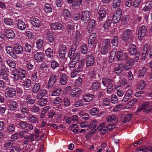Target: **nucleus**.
Instances as JSON below:
<instances>
[{
    "label": "nucleus",
    "instance_id": "nucleus-23",
    "mask_svg": "<svg viewBox=\"0 0 152 152\" xmlns=\"http://www.w3.org/2000/svg\"><path fill=\"white\" fill-rule=\"evenodd\" d=\"M18 28L20 30H24L26 28V25L25 23L21 20H19L17 23Z\"/></svg>",
    "mask_w": 152,
    "mask_h": 152
},
{
    "label": "nucleus",
    "instance_id": "nucleus-30",
    "mask_svg": "<svg viewBox=\"0 0 152 152\" xmlns=\"http://www.w3.org/2000/svg\"><path fill=\"white\" fill-rule=\"evenodd\" d=\"M152 8V1L147 2L145 6L143 8V10L145 11H150Z\"/></svg>",
    "mask_w": 152,
    "mask_h": 152
},
{
    "label": "nucleus",
    "instance_id": "nucleus-57",
    "mask_svg": "<svg viewBox=\"0 0 152 152\" xmlns=\"http://www.w3.org/2000/svg\"><path fill=\"white\" fill-rule=\"evenodd\" d=\"M61 101V99L60 97H57L53 100L52 103L54 104H57L60 103Z\"/></svg>",
    "mask_w": 152,
    "mask_h": 152
},
{
    "label": "nucleus",
    "instance_id": "nucleus-38",
    "mask_svg": "<svg viewBox=\"0 0 152 152\" xmlns=\"http://www.w3.org/2000/svg\"><path fill=\"white\" fill-rule=\"evenodd\" d=\"M110 48V47L102 45V49L101 50L102 53L103 54H106Z\"/></svg>",
    "mask_w": 152,
    "mask_h": 152
},
{
    "label": "nucleus",
    "instance_id": "nucleus-33",
    "mask_svg": "<svg viewBox=\"0 0 152 152\" xmlns=\"http://www.w3.org/2000/svg\"><path fill=\"white\" fill-rule=\"evenodd\" d=\"M78 61L77 60L75 59H73L70 61L68 64V66L69 69H72L74 68Z\"/></svg>",
    "mask_w": 152,
    "mask_h": 152
},
{
    "label": "nucleus",
    "instance_id": "nucleus-29",
    "mask_svg": "<svg viewBox=\"0 0 152 152\" xmlns=\"http://www.w3.org/2000/svg\"><path fill=\"white\" fill-rule=\"evenodd\" d=\"M67 80V77L66 75L64 73L62 74L61 79H60V82L61 85H65L66 82Z\"/></svg>",
    "mask_w": 152,
    "mask_h": 152
},
{
    "label": "nucleus",
    "instance_id": "nucleus-45",
    "mask_svg": "<svg viewBox=\"0 0 152 152\" xmlns=\"http://www.w3.org/2000/svg\"><path fill=\"white\" fill-rule=\"evenodd\" d=\"M13 142L12 140H9L7 141L4 144L5 147L10 148L13 145Z\"/></svg>",
    "mask_w": 152,
    "mask_h": 152
},
{
    "label": "nucleus",
    "instance_id": "nucleus-41",
    "mask_svg": "<svg viewBox=\"0 0 152 152\" xmlns=\"http://www.w3.org/2000/svg\"><path fill=\"white\" fill-rule=\"evenodd\" d=\"M40 88V85L39 83L35 84L33 88V91L35 93L38 92Z\"/></svg>",
    "mask_w": 152,
    "mask_h": 152
},
{
    "label": "nucleus",
    "instance_id": "nucleus-22",
    "mask_svg": "<svg viewBox=\"0 0 152 152\" xmlns=\"http://www.w3.org/2000/svg\"><path fill=\"white\" fill-rule=\"evenodd\" d=\"M26 75V71L23 69H20V70H18V76L19 77L20 80H23L25 77Z\"/></svg>",
    "mask_w": 152,
    "mask_h": 152
},
{
    "label": "nucleus",
    "instance_id": "nucleus-43",
    "mask_svg": "<svg viewBox=\"0 0 152 152\" xmlns=\"http://www.w3.org/2000/svg\"><path fill=\"white\" fill-rule=\"evenodd\" d=\"M63 14L66 18H68L71 16V13L67 9H65L63 10Z\"/></svg>",
    "mask_w": 152,
    "mask_h": 152
},
{
    "label": "nucleus",
    "instance_id": "nucleus-48",
    "mask_svg": "<svg viewBox=\"0 0 152 152\" xmlns=\"http://www.w3.org/2000/svg\"><path fill=\"white\" fill-rule=\"evenodd\" d=\"M46 91L45 90L42 89L40 91L39 93V95L37 96V99L43 97L44 95L46 93Z\"/></svg>",
    "mask_w": 152,
    "mask_h": 152
},
{
    "label": "nucleus",
    "instance_id": "nucleus-20",
    "mask_svg": "<svg viewBox=\"0 0 152 152\" xmlns=\"http://www.w3.org/2000/svg\"><path fill=\"white\" fill-rule=\"evenodd\" d=\"M31 23L32 25L35 28H39L41 25L40 21L37 19L34 18L31 20Z\"/></svg>",
    "mask_w": 152,
    "mask_h": 152
},
{
    "label": "nucleus",
    "instance_id": "nucleus-27",
    "mask_svg": "<svg viewBox=\"0 0 152 152\" xmlns=\"http://www.w3.org/2000/svg\"><path fill=\"white\" fill-rule=\"evenodd\" d=\"M146 68L145 67H143L142 69L139 70L138 72V78H142L144 77L146 73Z\"/></svg>",
    "mask_w": 152,
    "mask_h": 152
},
{
    "label": "nucleus",
    "instance_id": "nucleus-7",
    "mask_svg": "<svg viewBox=\"0 0 152 152\" xmlns=\"http://www.w3.org/2000/svg\"><path fill=\"white\" fill-rule=\"evenodd\" d=\"M57 80V75L55 74L51 75L48 81V88L50 89L51 88Z\"/></svg>",
    "mask_w": 152,
    "mask_h": 152
},
{
    "label": "nucleus",
    "instance_id": "nucleus-14",
    "mask_svg": "<svg viewBox=\"0 0 152 152\" xmlns=\"http://www.w3.org/2000/svg\"><path fill=\"white\" fill-rule=\"evenodd\" d=\"M4 33L6 37L9 39H13L15 37L14 31L10 29H6Z\"/></svg>",
    "mask_w": 152,
    "mask_h": 152
},
{
    "label": "nucleus",
    "instance_id": "nucleus-54",
    "mask_svg": "<svg viewBox=\"0 0 152 152\" xmlns=\"http://www.w3.org/2000/svg\"><path fill=\"white\" fill-rule=\"evenodd\" d=\"M146 85L145 81L143 80H141L139 83L138 88L140 89H142L144 88Z\"/></svg>",
    "mask_w": 152,
    "mask_h": 152
},
{
    "label": "nucleus",
    "instance_id": "nucleus-2",
    "mask_svg": "<svg viewBox=\"0 0 152 152\" xmlns=\"http://www.w3.org/2000/svg\"><path fill=\"white\" fill-rule=\"evenodd\" d=\"M136 46L134 44L130 45L129 49V54L130 56H134L135 60L138 61L140 55V51L136 48Z\"/></svg>",
    "mask_w": 152,
    "mask_h": 152
},
{
    "label": "nucleus",
    "instance_id": "nucleus-3",
    "mask_svg": "<svg viewBox=\"0 0 152 152\" xmlns=\"http://www.w3.org/2000/svg\"><path fill=\"white\" fill-rule=\"evenodd\" d=\"M147 28L145 26H142L140 27L137 33L138 39L140 40L143 39L146 34Z\"/></svg>",
    "mask_w": 152,
    "mask_h": 152
},
{
    "label": "nucleus",
    "instance_id": "nucleus-63",
    "mask_svg": "<svg viewBox=\"0 0 152 152\" xmlns=\"http://www.w3.org/2000/svg\"><path fill=\"white\" fill-rule=\"evenodd\" d=\"M111 101L113 103H116L118 102V99L116 95H113L111 96Z\"/></svg>",
    "mask_w": 152,
    "mask_h": 152
},
{
    "label": "nucleus",
    "instance_id": "nucleus-53",
    "mask_svg": "<svg viewBox=\"0 0 152 152\" xmlns=\"http://www.w3.org/2000/svg\"><path fill=\"white\" fill-rule=\"evenodd\" d=\"M51 66L52 69H55L59 66V64L55 61L53 60L51 62Z\"/></svg>",
    "mask_w": 152,
    "mask_h": 152
},
{
    "label": "nucleus",
    "instance_id": "nucleus-46",
    "mask_svg": "<svg viewBox=\"0 0 152 152\" xmlns=\"http://www.w3.org/2000/svg\"><path fill=\"white\" fill-rule=\"evenodd\" d=\"M118 38L117 36L114 37L113 39L111 40V43L113 46H116L118 44Z\"/></svg>",
    "mask_w": 152,
    "mask_h": 152
},
{
    "label": "nucleus",
    "instance_id": "nucleus-31",
    "mask_svg": "<svg viewBox=\"0 0 152 152\" xmlns=\"http://www.w3.org/2000/svg\"><path fill=\"white\" fill-rule=\"evenodd\" d=\"M12 75L13 76V78L15 81L20 80L18 76V70L16 69L12 71Z\"/></svg>",
    "mask_w": 152,
    "mask_h": 152
},
{
    "label": "nucleus",
    "instance_id": "nucleus-37",
    "mask_svg": "<svg viewBox=\"0 0 152 152\" xmlns=\"http://www.w3.org/2000/svg\"><path fill=\"white\" fill-rule=\"evenodd\" d=\"M46 55L47 56L50 57H52L53 56V50L50 48L47 49L45 51Z\"/></svg>",
    "mask_w": 152,
    "mask_h": 152
},
{
    "label": "nucleus",
    "instance_id": "nucleus-5",
    "mask_svg": "<svg viewBox=\"0 0 152 152\" xmlns=\"http://www.w3.org/2000/svg\"><path fill=\"white\" fill-rule=\"evenodd\" d=\"M90 12L88 11H85L82 12L80 16L81 20L84 23H86L90 20Z\"/></svg>",
    "mask_w": 152,
    "mask_h": 152
},
{
    "label": "nucleus",
    "instance_id": "nucleus-39",
    "mask_svg": "<svg viewBox=\"0 0 152 152\" xmlns=\"http://www.w3.org/2000/svg\"><path fill=\"white\" fill-rule=\"evenodd\" d=\"M79 65L77 69V71L78 72L81 71L83 69V62L82 60H80L79 61Z\"/></svg>",
    "mask_w": 152,
    "mask_h": 152
},
{
    "label": "nucleus",
    "instance_id": "nucleus-51",
    "mask_svg": "<svg viewBox=\"0 0 152 152\" xmlns=\"http://www.w3.org/2000/svg\"><path fill=\"white\" fill-rule=\"evenodd\" d=\"M61 88H58L56 91L52 92L51 95L52 96H58L59 94L61 93Z\"/></svg>",
    "mask_w": 152,
    "mask_h": 152
},
{
    "label": "nucleus",
    "instance_id": "nucleus-19",
    "mask_svg": "<svg viewBox=\"0 0 152 152\" xmlns=\"http://www.w3.org/2000/svg\"><path fill=\"white\" fill-rule=\"evenodd\" d=\"M3 21L4 23L8 26H13L15 25L14 20L10 18H6L3 19Z\"/></svg>",
    "mask_w": 152,
    "mask_h": 152
},
{
    "label": "nucleus",
    "instance_id": "nucleus-17",
    "mask_svg": "<svg viewBox=\"0 0 152 152\" xmlns=\"http://www.w3.org/2000/svg\"><path fill=\"white\" fill-rule=\"evenodd\" d=\"M8 105L10 110H16L17 108L18 104L15 101H13L10 102Z\"/></svg>",
    "mask_w": 152,
    "mask_h": 152
},
{
    "label": "nucleus",
    "instance_id": "nucleus-24",
    "mask_svg": "<svg viewBox=\"0 0 152 152\" xmlns=\"http://www.w3.org/2000/svg\"><path fill=\"white\" fill-rule=\"evenodd\" d=\"M32 61H26L25 64V66L29 71L33 69L34 65L33 64Z\"/></svg>",
    "mask_w": 152,
    "mask_h": 152
},
{
    "label": "nucleus",
    "instance_id": "nucleus-8",
    "mask_svg": "<svg viewBox=\"0 0 152 152\" xmlns=\"http://www.w3.org/2000/svg\"><path fill=\"white\" fill-rule=\"evenodd\" d=\"M95 58L92 54L87 55L86 56V66L89 67L94 64Z\"/></svg>",
    "mask_w": 152,
    "mask_h": 152
},
{
    "label": "nucleus",
    "instance_id": "nucleus-56",
    "mask_svg": "<svg viewBox=\"0 0 152 152\" xmlns=\"http://www.w3.org/2000/svg\"><path fill=\"white\" fill-rule=\"evenodd\" d=\"M98 112V110L96 108H95L91 110L90 111V113L92 115H96Z\"/></svg>",
    "mask_w": 152,
    "mask_h": 152
},
{
    "label": "nucleus",
    "instance_id": "nucleus-55",
    "mask_svg": "<svg viewBox=\"0 0 152 152\" xmlns=\"http://www.w3.org/2000/svg\"><path fill=\"white\" fill-rule=\"evenodd\" d=\"M121 16H116V15H113V20L114 23H118L121 18Z\"/></svg>",
    "mask_w": 152,
    "mask_h": 152
},
{
    "label": "nucleus",
    "instance_id": "nucleus-62",
    "mask_svg": "<svg viewBox=\"0 0 152 152\" xmlns=\"http://www.w3.org/2000/svg\"><path fill=\"white\" fill-rule=\"evenodd\" d=\"M111 23V20H107L106 22L104 24V27L105 29L109 28Z\"/></svg>",
    "mask_w": 152,
    "mask_h": 152
},
{
    "label": "nucleus",
    "instance_id": "nucleus-4",
    "mask_svg": "<svg viewBox=\"0 0 152 152\" xmlns=\"http://www.w3.org/2000/svg\"><path fill=\"white\" fill-rule=\"evenodd\" d=\"M116 59L118 61H126L128 59V54L123 51H118L116 53Z\"/></svg>",
    "mask_w": 152,
    "mask_h": 152
},
{
    "label": "nucleus",
    "instance_id": "nucleus-16",
    "mask_svg": "<svg viewBox=\"0 0 152 152\" xmlns=\"http://www.w3.org/2000/svg\"><path fill=\"white\" fill-rule=\"evenodd\" d=\"M43 55L42 52H37L34 55V58L37 62H41L43 60Z\"/></svg>",
    "mask_w": 152,
    "mask_h": 152
},
{
    "label": "nucleus",
    "instance_id": "nucleus-61",
    "mask_svg": "<svg viewBox=\"0 0 152 152\" xmlns=\"http://www.w3.org/2000/svg\"><path fill=\"white\" fill-rule=\"evenodd\" d=\"M110 40L109 39H106L104 40L102 45L110 47Z\"/></svg>",
    "mask_w": 152,
    "mask_h": 152
},
{
    "label": "nucleus",
    "instance_id": "nucleus-25",
    "mask_svg": "<svg viewBox=\"0 0 152 152\" xmlns=\"http://www.w3.org/2000/svg\"><path fill=\"white\" fill-rule=\"evenodd\" d=\"M21 83L23 86L25 88H28L31 86V81L28 79H26L25 80H23Z\"/></svg>",
    "mask_w": 152,
    "mask_h": 152
},
{
    "label": "nucleus",
    "instance_id": "nucleus-6",
    "mask_svg": "<svg viewBox=\"0 0 152 152\" xmlns=\"http://www.w3.org/2000/svg\"><path fill=\"white\" fill-rule=\"evenodd\" d=\"M99 16L98 19L99 21H102L105 17L107 15V12L106 9L104 7L100 8L98 11Z\"/></svg>",
    "mask_w": 152,
    "mask_h": 152
},
{
    "label": "nucleus",
    "instance_id": "nucleus-44",
    "mask_svg": "<svg viewBox=\"0 0 152 152\" xmlns=\"http://www.w3.org/2000/svg\"><path fill=\"white\" fill-rule=\"evenodd\" d=\"M121 1V0H114L113 2V8L119 7L120 5Z\"/></svg>",
    "mask_w": 152,
    "mask_h": 152
},
{
    "label": "nucleus",
    "instance_id": "nucleus-15",
    "mask_svg": "<svg viewBox=\"0 0 152 152\" xmlns=\"http://www.w3.org/2000/svg\"><path fill=\"white\" fill-rule=\"evenodd\" d=\"M46 39L50 43L53 42L54 40L53 34L50 31H48L46 34Z\"/></svg>",
    "mask_w": 152,
    "mask_h": 152
},
{
    "label": "nucleus",
    "instance_id": "nucleus-42",
    "mask_svg": "<svg viewBox=\"0 0 152 152\" xmlns=\"http://www.w3.org/2000/svg\"><path fill=\"white\" fill-rule=\"evenodd\" d=\"M6 62L9 66L12 68H14L16 66V64L15 62L9 59L7 60Z\"/></svg>",
    "mask_w": 152,
    "mask_h": 152
},
{
    "label": "nucleus",
    "instance_id": "nucleus-34",
    "mask_svg": "<svg viewBox=\"0 0 152 152\" xmlns=\"http://www.w3.org/2000/svg\"><path fill=\"white\" fill-rule=\"evenodd\" d=\"M107 120V122H110L114 121L115 123H117L118 121V118L116 116L114 115H112L108 116Z\"/></svg>",
    "mask_w": 152,
    "mask_h": 152
},
{
    "label": "nucleus",
    "instance_id": "nucleus-47",
    "mask_svg": "<svg viewBox=\"0 0 152 152\" xmlns=\"http://www.w3.org/2000/svg\"><path fill=\"white\" fill-rule=\"evenodd\" d=\"M26 100L27 104H32L35 102V99H32L28 96L26 97Z\"/></svg>",
    "mask_w": 152,
    "mask_h": 152
},
{
    "label": "nucleus",
    "instance_id": "nucleus-26",
    "mask_svg": "<svg viewBox=\"0 0 152 152\" xmlns=\"http://www.w3.org/2000/svg\"><path fill=\"white\" fill-rule=\"evenodd\" d=\"M30 108L31 112L34 113H37L39 110V107L37 104H35L31 106Z\"/></svg>",
    "mask_w": 152,
    "mask_h": 152
},
{
    "label": "nucleus",
    "instance_id": "nucleus-60",
    "mask_svg": "<svg viewBox=\"0 0 152 152\" xmlns=\"http://www.w3.org/2000/svg\"><path fill=\"white\" fill-rule=\"evenodd\" d=\"M20 48H13V50L16 54H19L23 52V49L22 46H20Z\"/></svg>",
    "mask_w": 152,
    "mask_h": 152
},
{
    "label": "nucleus",
    "instance_id": "nucleus-28",
    "mask_svg": "<svg viewBox=\"0 0 152 152\" xmlns=\"http://www.w3.org/2000/svg\"><path fill=\"white\" fill-rule=\"evenodd\" d=\"M113 80L111 79L108 78H102V83L104 86H106V85L109 84H112L113 82Z\"/></svg>",
    "mask_w": 152,
    "mask_h": 152
},
{
    "label": "nucleus",
    "instance_id": "nucleus-32",
    "mask_svg": "<svg viewBox=\"0 0 152 152\" xmlns=\"http://www.w3.org/2000/svg\"><path fill=\"white\" fill-rule=\"evenodd\" d=\"M94 95L92 94H87L84 96L83 100L86 102H89L94 98Z\"/></svg>",
    "mask_w": 152,
    "mask_h": 152
},
{
    "label": "nucleus",
    "instance_id": "nucleus-35",
    "mask_svg": "<svg viewBox=\"0 0 152 152\" xmlns=\"http://www.w3.org/2000/svg\"><path fill=\"white\" fill-rule=\"evenodd\" d=\"M44 9L46 12L47 13H50L52 11V8L51 7L50 5L48 3H46L45 5Z\"/></svg>",
    "mask_w": 152,
    "mask_h": 152
},
{
    "label": "nucleus",
    "instance_id": "nucleus-1",
    "mask_svg": "<svg viewBox=\"0 0 152 152\" xmlns=\"http://www.w3.org/2000/svg\"><path fill=\"white\" fill-rule=\"evenodd\" d=\"M152 58V46L150 47L149 45L145 44L143 48L142 52V58Z\"/></svg>",
    "mask_w": 152,
    "mask_h": 152
},
{
    "label": "nucleus",
    "instance_id": "nucleus-13",
    "mask_svg": "<svg viewBox=\"0 0 152 152\" xmlns=\"http://www.w3.org/2000/svg\"><path fill=\"white\" fill-rule=\"evenodd\" d=\"M132 34V31L130 29H127L124 32L122 35L123 40L126 41L129 39Z\"/></svg>",
    "mask_w": 152,
    "mask_h": 152
},
{
    "label": "nucleus",
    "instance_id": "nucleus-12",
    "mask_svg": "<svg viewBox=\"0 0 152 152\" xmlns=\"http://www.w3.org/2000/svg\"><path fill=\"white\" fill-rule=\"evenodd\" d=\"M50 27L53 30H62L63 28V25L60 23H52L50 25Z\"/></svg>",
    "mask_w": 152,
    "mask_h": 152
},
{
    "label": "nucleus",
    "instance_id": "nucleus-52",
    "mask_svg": "<svg viewBox=\"0 0 152 152\" xmlns=\"http://www.w3.org/2000/svg\"><path fill=\"white\" fill-rule=\"evenodd\" d=\"M132 114H129L125 118L123 121V123H126L130 120L132 117Z\"/></svg>",
    "mask_w": 152,
    "mask_h": 152
},
{
    "label": "nucleus",
    "instance_id": "nucleus-49",
    "mask_svg": "<svg viewBox=\"0 0 152 152\" xmlns=\"http://www.w3.org/2000/svg\"><path fill=\"white\" fill-rule=\"evenodd\" d=\"M92 85V89L93 90H97L99 87V84L98 82H94Z\"/></svg>",
    "mask_w": 152,
    "mask_h": 152
},
{
    "label": "nucleus",
    "instance_id": "nucleus-36",
    "mask_svg": "<svg viewBox=\"0 0 152 152\" xmlns=\"http://www.w3.org/2000/svg\"><path fill=\"white\" fill-rule=\"evenodd\" d=\"M15 126L13 124L10 125L7 127V132L8 133L10 132H13L15 130Z\"/></svg>",
    "mask_w": 152,
    "mask_h": 152
},
{
    "label": "nucleus",
    "instance_id": "nucleus-40",
    "mask_svg": "<svg viewBox=\"0 0 152 152\" xmlns=\"http://www.w3.org/2000/svg\"><path fill=\"white\" fill-rule=\"evenodd\" d=\"M24 49L26 52L30 53L31 50V47L30 44L26 43L25 45Z\"/></svg>",
    "mask_w": 152,
    "mask_h": 152
},
{
    "label": "nucleus",
    "instance_id": "nucleus-64",
    "mask_svg": "<svg viewBox=\"0 0 152 152\" xmlns=\"http://www.w3.org/2000/svg\"><path fill=\"white\" fill-rule=\"evenodd\" d=\"M20 147L13 146L11 149L10 152H19L20 151Z\"/></svg>",
    "mask_w": 152,
    "mask_h": 152
},
{
    "label": "nucleus",
    "instance_id": "nucleus-9",
    "mask_svg": "<svg viewBox=\"0 0 152 152\" xmlns=\"http://www.w3.org/2000/svg\"><path fill=\"white\" fill-rule=\"evenodd\" d=\"M16 93L15 89L13 88L9 87L6 89L5 94L7 96L12 98L15 96Z\"/></svg>",
    "mask_w": 152,
    "mask_h": 152
},
{
    "label": "nucleus",
    "instance_id": "nucleus-58",
    "mask_svg": "<svg viewBox=\"0 0 152 152\" xmlns=\"http://www.w3.org/2000/svg\"><path fill=\"white\" fill-rule=\"evenodd\" d=\"M92 38V37H89L88 39V44L90 45H93V44H94L96 42V39L93 38Z\"/></svg>",
    "mask_w": 152,
    "mask_h": 152
},
{
    "label": "nucleus",
    "instance_id": "nucleus-21",
    "mask_svg": "<svg viewBox=\"0 0 152 152\" xmlns=\"http://www.w3.org/2000/svg\"><path fill=\"white\" fill-rule=\"evenodd\" d=\"M124 67V64H121L114 69V72L116 74H119L122 71Z\"/></svg>",
    "mask_w": 152,
    "mask_h": 152
},
{
    "label": "nucleus",
    "instance_id": "nucleus-10",
    "mask_svg": "<svg viewBox=\"0 0 152 152\" xmlns=\"http://www.w3.org/2000/svg\"><path fill=\"white\" fill-rule=\"evenodd\" d=\"M67 51L66 46L64 45H62L59 49V55L62 59L64 58Z\"/></svg>",
    "mask_w": 152,
    "mask_h": 152
},
{
    "label": "nucleus",
    "instance_id": "nucleus-18",
    "mask_svg": "<svg viewBox=\"0 0 152 152\" xmlns=\"http://www.w3.org/2000/svg\"><path fill=\"white\" fill-rule=\"evenodd\" d=\"M82 4V0H74L72 4V7L73 9H77L80 7Z\"/></svg>",
    "mask_w": 152,
    "mask_h": 152
},
{
    "label": "nucleus",
    "instance_id": "nucleus-59",
    "mask_svg": "<svg viewBox=\"0 0 152 152\" xmlns=\"http://www.w3.org/2000/svg\"><path fill=\"white\" fill-rule=\"evenodd\" d=\"M70 51L68 54L69 57L70 58H73L76 54L75 50L74 49H72Z\"/></svg>",
    "mask_w": 152,
    "mask_h": 152
},
{
    "label": "nucleus",
    "instance_id": "nucleus-11",
    "mask_svg": "<svg viewBox=\"0 0 152 152\" xmlns=\"http://www.w3.org/2000/svg\"><path fill=\"white\" fill-rule=\"evenodd\" d=\"M81 93V90L78 88H76L72 89L71 91V93L72 97H77Z\"/></svg>",
    "mask_w": 152,
    "mask_h": 152
},
{
    "label": "nucleus",
    "instance_id": "nucleus-50",
    "mask_svg": "<svg viewBox=\"0 0 152 152\" xmlns=\"http://www.w3.org/2000/svg\"><path fill=\"white\" fill-rule=\"evenodd\" d=\"M27 123L26 121H21L18 123V125L21 128L24 129L25 128H26Z\"/></svg>",
    "mask_w": 152,
    "mask_h": 152
}]
</instances>
